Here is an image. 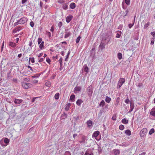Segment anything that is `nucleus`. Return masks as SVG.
I'll use <instances>...</instances> for the list:
<instances>
[{"label": "nucleus", "instance_id": "1", "mask_svg": "<svg viewBox=\"0 0 155 155\" xmlns=\"http://www.w3.org/2000/svg\"><path fill=\"white\" fill-rule=\"evenodd\" d=\"M93 87L91 85L88 86L86 89V93L87 94L89 97L91 98L93 93Z\"/></svg>", "mask_w": 155, "mask_h": 155}, {"label": "nucleus", "instance_id": "2", "mask_svg": "<svg viewBox=\"0 0 155 155\" xmlns=\"http://www.w3.org/2000/svg\"><path fill=\"white\" fill-rule=\"evenodd\" d=\"M125 81V80L124 78H120L119 81L117 86V88L119 89Z\"/></svg>", "mask_w": 155, "mask_h": 155}, {"label": "nucleus", "instance_id": "3", "mask_svg": "<svg viewBox=\"0 0 155 155\" xmlns=\"http://www.w3.org/2000/svg\"><path fill=\"white\" fill-rule=\"evenodd\" d=\"M111 39V37L110 36L108 35H106L103 37L102 41L105 42V43L107 44L110 41Z\"/></svg>", "mask_w": 155, "mask_h": 155}, {"label": "nucleus", "instance_id": "4", "mask_svg": "<svg viewBox=\"0 0 155 155\" xmlns=\"http://www.w3.org/2000/svg\"><path fill=\"white\" fill-rule=\"evenodd\" d=\"M22 87L25 89L30 88L32 86V85L30 83H26L24 82L22 83Z\"/></svg>", "mask_w": 155, "mask_h": 155}, {"label": "nucleus", "instance_id": "5", "mask_svg": "<svg viewBox=\"0 0 155 155\" xmlns=\"http://www.w3.org/2000/svg\"><path fill=\"white\" fill-rule=\"evenodd\" d=\"M27 21L28 19L27 18L23 17L18 20V22L19 23V24H23L26 22Z\"/></svg>", "mask_w": 155, "mask_h": 155}, {"label": "nucleus", "instance_id": "6", "mask_svg": "<svg viewBox=\"0 0 155 155\" xmlns=\"http://www.w3.org/2000/svg\"><path fill=\"white\" fill-rule=\"evenodd\" d=\"M147 132V129L146 128H143L142 129L140 133V136L141 137H144L146 134Z\"/></svg>", "mask_w": 155, "mask_h": 155}, {"label": "nucleus", "instance_id": "7", "mask_svg": "<svg viewBox=\"0 0 155 155\" xmlns=\"http://www.w3.org/2000/svg\"><path fill=\"white\" fill-rule=\"evenodd\" d=\"M23 102V100L22 99H15L14 100V102L16 105H18Z\"/></svg>", "mask_w": 155, "mask_h": 155}, {"label": "nucleus", "instance_id": "8", "mask_svg": "<svg viewBox=\"0 0 155 155\" xmlns=\"http://www.w3.org/2000/svg\"><path fill=\"white\" fill-rule=\"evenodd\" d=\"M65 35L64 37L65 38H67L68 37H69L71 35V33L68 31V29H65Z\"/></svg>", "mask_w": 155, "mask_h": 155}, {"label": "nucleus", "instance_id": "9", "mask_svg": "<svg viewBox=\"0 0 155 155\" xmlns=\"http://www.w3.org/2000/svg\"><path fill=\"white\" fill-rule=\"evenodd\" d=\"M81 89V87L77 86L74 88V92L75 94H76L78 92L80 91Z\"/></svg>", "mask_w": 155, "mask_h": 155}, {"label": "nucleus", "instance_id": "10", "mask_svg": "<svg viewBox=\"0 0 155 155\" xmlns=\"http://www.w3.org/2000/svg\"><path fill=\"white\" fill-rule=\"evenodd\" d=\"M106 44H107L105 43L102 40L99 47L100 48L101 50L104 49L105 48V46Z\"/></svg>", "mask_w": 155, "mask_h": 155}, {"label": "nucleus", "instance_id": "11", "mask_svg": "<svg viewBox=\"0 0 155 155\" xmlns=\"http://www.w3.org/2000/svg\"><path fill=\"white\" fill-rule=\"evenodd\" d=\"M100 134V132L99 131L97 130L95 131L93 134L92 137H94L97 140L96 137H97Z\"/></svg>", "mask_w": 155, "mask_h": 155}, {"label": "nucleus", "instance_id": "12", "mask_svg": "<svg viewBox=\"0 0 155 155\" xmlns=\"http://www.w3.org/2000/svg\"><path fill=\"white\" fill-rule=\"evenodd\" d=\"M87 127L89 128H91L93 124L92 121L90 120L87 121Z\"/></svg>", "mask_w": 155, "mask_h": 155}, {"label": "nucleus", "instance_id": "13", "mask_svg": "<svg viewBox=\"0 0 155 155\" xmlns=\"http://www.w3.org/2000/svg\"><path fill=\"white\" fill-rule=\"evenodd\" d=\"M86 137L84 136H83L81 138V140L79 141V143H81L85 144L86 142Z\"/></svg>", "mask_w": 155, "mask_h": 155}, {"label": "nucleus", "instance_id": "14", "mask_svg": "<svg viewBox=\"0 0 155 155\" xmlns=\"http://www.w3.org/2000/svg\"><path fill=\"white\" fill-rule=\"evenodd\" d=\"M72 18L73 16L71 15L68 16L66 18V22L68 23H69L72 19Z\"/></svg>", "mask_w": 155, "mask_h": 155}, {"label": "nucleus", "instance_id": "15", "mask_svg": "<svg viewBox=\"0 0 155 155\" xmlns=\"http://www.w3.org/2000/svg\"><path fill=\"white\" fill-rule=\"evenodd\" d=\"M113 152L115 155H119L120 152V150L117 149H114Z\"/></svg>", "mask_w": 155, "mask_h": 155}, {"label": "nucleus", "instance_id": "16", "mask_svg": "<svg viewBox=\"0 0 155 155\" xmlns=\"http://www.w3.org/2000/svg\"><path fill=\"white\" fill-rule=\"evenodd\" d=\"M150 114L155 117V107L151 110Z\"/></svg>", "mask_w": 155, "mask_h": 155}, {"label": "nucleus", "instance_id": "17", "mask_svg": "<svg viewBox=\"0 0 155 155\" xmlns=\"http://www.w3.org/2000/svg\"><path fill=\"white\" fill-rule=\"evenodd\" d=\"M34 44H33V43L32 41H31L29 42L28 45L30 47V48H28V49H27V51H28V50L29 49V50H30L32 49V47L33 46Z\"/></svg>", "mask_w": 155, "mask_h": 155}, {"label": "nucleus", "instance_id": "18", "mask_svg": "<svg viewBox=\"0 0 155 155\" xmlns=\"http://www.w3.org/2000/svg\"><path fill=\"white\" fill-rule=\"evenodd\" d=\"M120 98L119 97H117L116 98V102L114 104V105L116 107H117L119 104L120 101Z\"/></svg>", "mask_w": 155, "mask_h": 155}, {"label": "nucleus", "instance_id": "19", "mask_svg": "<svg viewBox=\"0 0 155 155\" xmlns=\"http://www.w3.org/2000/svg\"><path fill=\"white\" fill-rule=\"evenodd\" d=\"M9 45L12 48H15L16 47V44L12 42H10L9 43Z\"/></svg>", "mask_w": 155, "mask_h": 155}, {"label": "nucleus", "instance_id": "20", "mask_svg": "<svg viewBox=\"0 0 155 155\" xmlns=\"http://www.w3.org/2000/svg\"><path fill=\"white\" fill-rule=\"evenodd\" d=\"M44 42L42 41L41 42V43L39 45V47L41 50H42L44 48Z\"/></svg>", "mask_w": 155, "mask_h": 155}, {"label": "nucleus", "instance_id": "21", "mask_svg": "<svg viewBox=\"0 0 155 155\" xmlns=\"http://www.w3.org/2000/svg\"><path fill=\"white\" fill-rule=\"evenodd\" d=\"M121 122L123 124H127L128 123V120L125 118H124L122 120Z\"/></svg>", "mask_w": 155, "mask_h": 155}, {"label": "nucleus", "instance_id": "22", "mask_svg": "<svg viewBox=\"0 0 155 155\" xmlns=\"http://www.w3.org/2000/svg\"><path fill=\"white\" fill-rule=\"evenodd\" d=\"M75 96L74 94H72L71 95L70 97V100L72 102H74L75 100Z\"/></svg>", "mask_w": 155, "mask_h": 155}, {"label": "nucleus", "instance_id": "23", "mask_svg": "<svg viewBox=\"0 0 155 155\" xmlns=\"http://www.w3.org/2000/svg\"><path fill=\"white\" fill-rule=\"evenodd\" d=\"M111 98L107 96H106V98H105V101L107 103H110V101H111Z\"/></svg>", "mask_w": 155, "mask_h": 155}, {"label": "nucleus", "instance_id": "24", "mask_svg": "<svg viewBox=\"0 0 155 155\" xmlns=\"http://www.w3.org/2000/svg\"><path fill=\"white\" fill-rule=\"evenodd\" d=\"M70 7L72 9H74L76 7L75 4L74 2L71 3L70 5Z\"/></svg>", "mask_w": 155, "mask_h": 155}, {"label": "nucleus", "instance_id": "25", "mask_svg": "<svg viewBox=\"0 0 155 155\" xmlns=\"http://www.w3.org/2000/svg\"><path fill=\"white\" fill-rule=\"evenodd\" d=\"M134 108V104L132 103H130V110L129 111V112H131L133 110Z\"/></svg>", "mask_w": 155, "mask_h": 155}, {"label": "nucleus", "instance_id": "26", "mask_svg": "<svg viewBox=\"0 0 155 155\" xmlns=\"http://www.w3.org/2000/svg\"><path fill=\"white\" fill-rule=\"evenodd\" d=\"M83 102L82 100L81 99H78L76 102V104L77 105L80 106Z\"/></svg>", "mask_w": 155, "mask_h": 155}, {"label": "nucleus", "instance_id": "27", "mask_svg": "<svg viewBox=\"0 0 155 155\" xmlns=\"http://www.w3.org/2000/svg\"><path fill=\"white\" fill-rule=\"evenodd\" d=\"M125 133L126 135L129 136L131 135V132L129 130H125Z\"/></svg>", "mask_w": 155, "mask_h": 155}, {"label": "nucleus", "instance_id": "28", "mask_svg": "<svg viewBox=\"0 0 155 155\" xmlns=\"http://www.w3.org/2000/svg\"><path fill=\"white\" fill-rule=\"evenodd\" d=\"M118 32L119 33H117L116 35V37L117 38H119L121 36V32L120 31H118Z\"/></svg>", "mask_w": 155, "mask_h": 155}, {"label": "nucleus", "instance_id": "29", "mask_svg": "<svg viewBox=\"0 0 155 155\" xmlns=\"http://www.w3.org/2000/svg\"><path fill=\"white\" fill-rule=\"evenodd\" d=\"M9 142V140L7 138H5L4 140V142L6 144L5 146H7Z\"/></svg>", "mask_w": 155, "mask_h": 155}, {"label": "nucleus", "instance_id": "30", "mask_svg": "<svg viewBox=\"0 0 155 155\" xmlns=\"http://www.w3.org/2000/svg\"><path fill=\"white\" fill-rule=\"evenodd\" d=\"M84 70L85 72H87V73L88 71L89 70V68L87 66H84Z\"/></svg>", "mask_w": 155, "mask_h": 155}, {"label": "nucleus", "instance_id": "31", "mask_svg": "<svg viewBox=\"0 0 155 155\" xmlns=\"http://www.w3.org/2000/svg\"><path fill=\"white\" fill-rule=\"evenodd\" d=\"M105 104V102L104 100H102L101 101L100 103L99 104V106L100 107H103L104 106Z\"/></svg>", "mask_w": 155, "mask_h": 155}, {"label": "nucleus", "instance_id": "32", "mask_svg": "<svg viewBox=\"0 0 155 155\" xmlns=\"http://www.w3.org/2000/svg\"><path fill=\"white\" fill-rule=\"evenodd\" d=\"M51 84V83L50 81H47L45 83V86L48 87H50Z\"/></svg>", "mask_w": 155, "mask_h": 155}, {"label": "nucleus", "instance_id": "33", "mask_svg": "<svg viewBox=\"0 0 155 155\" xmlns=\"http://www.w3.org/2000/svg\"><path fill=\"white\" fill-rule=\"evenodd\" d=\"M124 1H125L126 4L127 5H129L130 3V0H124L123 2H122V4L124 3Z\"/></svg>", "mask_w": 155, "mask_h": 155}, {"label": "nucleus", "instance_id": "34", "mask_svg": "<svg viewBox=\"0 0 155 155\" xmlns=\"http://www.w3.org/2000/svg\"><path fill=\"white\" fill-rule=\"evenodd\" d=\"M31 61V62L32 63H34L35 62V59L34 58H29V62H30V61Z\"/></svg>", "mask_w": 155, "mask_h": 155}, {"label": "nucleus", "instance_id": "35", "mask_svg": "<svg viewBox=\"0 0 155 155\" xmlns=\"http://www.w3.org/2000/svg\"><path fill=\"white\" fill-rule=\"evenodd\" d=\"M117 56L119 59L120 60L122 58V54L119 53L117 54Z\"/></svg>", "mask_w": 155, "mask_h": 155}, {"label": "nucleus", "instance_id": "36", "mask_svg": "<svg viewBox=\"0 0 155 155\" xmlns=\"http://www.w3.org/2000/svg\"><path fill=\"white\" fill-rule=\"evenodd\" d=\"M59 94L58 93H57L55 94L54 95L55 98L56 100H58L59 99Z\"/></svg>", "mask_w": 155, "mask_h": 155}, {"label": "nucleus", "instance_id": "37", "mask_svg": "<svg viewBox=\"0 0 155 155\" xmlns=\"http://www.w3.org/2000/svg\"><path fill=\"white\" fill-rule=\"evenodd\" d=\"M154 132V129L153 128H152L150 130L149 134L150 135L152 134Z\"/></svg>", "mask_w": 155, "mask_h": 155}, {"label": "nucleus", "instance_id": "38", "mask_svg": "<svg viewBox=\"0 0 155 155\" xmlns=\"http://www.w3.org/2000/svg\"><path fill=\"white\" fill-rule=\"evenodd\" d=\"M135 16L134 17V20L133 23L132 24H130L128 25V27H129V28H131L132 27V26L134 25V22L135 21Z\"/></svg>", "mask_w": 155, "mask_h": 155}, {"label": "nucleus", "instance_id": "39", "mask_svg": "<svg viewBox=\"0 0 155 155\" xmlns=\"http://www.w3.org/2000/svg\"><path fill=\"white\" fill-rule=\"evenodd\" d=\"M62 61V58H60L58 60V61L60 63V67H62L63 65Z\"/></svg>", "mask_w": 155, "mask_h": 155}, {"label": "nucleus", "instance_id": "40", "mask_svg": "<svg viewBox=\"0 0 155 155\" xmlns=\"http://www.w3.org/2000/svg\"><path fill=\"white\" fill-rule=\"evenodd\" d=\"M150 22H148L147 23L145 24L144 26V28H146L147 27L149 26V25H150Z\"/></svg>", "mask_w": 155, "mask_h": 155}, {"label": "nucleus", "instance_id": "41", "mask_svg": "<svg viewBox=\"0 0 155 155\" xmlns=\"http://www.w3.org/2000/svg\"><path fill=\"white\" fill-rule=\"evenodd\" d=\"M16 30L18 31H20L22 29V27L21 26H18L16 28Z\"/></svg>", "mask_w": 155, "mask_h": 155}, {"label": "nucleus", "instance_id": "42", "mask_svg": "<svg viewBox=\"0 0 155 155\" xmlns=\"http://www.w3.org/2000/svg\"><path fill=\"white\" fill-rule=\"evenodd\" d=\"M119 129L120 130H123L124 129V126L123 125H120L119 126Z\"/></svg>", "mask_w": 155, "mask_h": 155}, {"label": "nucleus", "instance_id": "43", "mask_svg": "<svg viewBox=\"0 0 155 155\" xmlns=\"http://www.w3.org/2000/svg\"><path fill=\"white\" fill-rule=\"evenodd\" d=\"M42 39L41 38H38V45H39L42 42Z\"/></svg>", "mask_w": 155, "mask_h": 155}, {"label": "nucleus", "instance_id": "44", "mask_svg": "<svg viewBox=\"0 0 155 155\" xmlns=\"http://www.w3.org/2000/svg\"><path fill=\"white\" fill-rule=\"evenodd\" d=\"M81 39V37L80 36H79L76 39V43H78L80 41V40Z\"/></svg>", "mask_w": 155, "mask_h": 155}, {"label": "nucleus", "instance_id": "45", "mask_svg": "<svg viewBox=\"0 0 155 155\" xmlns=\"http://www.w3.org/2000/svg\"><path fill=\"white\" fill-rule=\"evenodd\" d=\"M40 75V74H37L33 76H32V78H38L39 77Z\"/></svg>", "mask_w": 155, "mask_h": 155}, {"label": "nucleus", "instance_id": "46", "mask_svg": "<svg viewBox=\"0 0 155 155\" xmlns=\"http://www.w3.org/2000/svg\"><path fill=\"white\" fill-rule=\"evenodd\" d=\"M150 34L153 36V38H152L155 39V32H152L150 33Z\"/></svg>", "mask_w": 155, "mask_h": 155}, {"label": "nucleus", "instance_id": "47", "mask_svg": "<svg viewBox=\"0 0 155 155\" xmlns=\"http://www.w3.org/2000/svg\"><path fill=\"white\" fill-rule=\"evenodd\" d=\"M84 155H93V154L91 152H90V153H89L87 151H86Z\"/></svg>", "mask_w": 155, "mask_h": 155}, {"label": "nucleus", "instance_id": "48", "mask_svg": "<svg viewBox=\"0 0 155 155\" xmlns=\"http://www.w3.org/2000/svg\"><path fill=\"white\" fill-rule=\"evenodd\" d=\"M70 51H69L68 53H67V55L66 56V57L65 58V61H67V59L68 58V57H69V56L70 54Z\"/></svg>", "mask_w": 155, "mask_h": 155}, {"label": "nucleus", "instance_id": "49", "mask_svg": "<svg viewBox=\"0 0 155 155\" xmlns=\"http://www.w3.org/2000/svg\"><path fill=\"white\" fill-rule=\"evenodd\" d=\"M155 39L151 38V43L150 45H153L154 44V39Z\"/></svg>", "mask_w": 155, "mask_h": 155}, {"label": "nucleus", "instance_id": "50", "mask_svg": "<svg viewBox=\"0 0 155 155\" xmlns=\"http://www.w3.org/2000/svg\"><path fill=\"white\" fill-rule=\"evenodd\" d=\"M64 155H71L70 152L68 151H66Z\"/></svg>", "mask_w": 155, "mask_h": 155}, {"label": "nucleus", "instance_id": "51", "mask_svg": "<svg viewBox=\"0 0 155 155\" xmlns=\"http://www.w3.org/2000/svg\"><path fill=\"white\" fill-rule=\"evenodd\" d=\"M46 61L49 64L51 62V60L49 58H47L46 59Z\"/></svg>", "mask_w": 155, "mask_h": 155}, {"label": "nucleus", "instance_id": "52", "mask_svg": "<svg viewBox=\"0 0 155 155\" xmlns=\"http://www.w3.org/2000/svg\"><path fill=\"white\" fill-rule=\"evenodd\" d=\"M94 48H92V49L91 50V52L92 53H91V56H93V59L94 58V53H92V51H93V50Z\"/></svg>", "mask_w": 155, "mask_h": 155}, {"label": "nucleus", "instance_id": "53", "mask_svg": "<svg viewBox=\"0 0 155 155\" xmlns=\"http://www.w3.org/2000/svg\"><path fill=\"white\" fill-rule=\"evenodd\" d=\"M30 25L32 27H33L34 26V23L33 21H31L30 23Z\"/></svg>", "mask_w": 155, "mask_h": 155}, {"label": "nucleus", "instance_id": "54", "mask_svg": "<svg viewBox=\"0 0 155 155\" xmlns=\"http://www.w3.org/2000/svg\"><path fill=\"white\" fill-rule=\"evenodd\" d=\"M125 103H126L128 104L129 102H130V100H129L127 98V99H126V100H125V101H124Z\"/></svg>", "mask_w": 155, "mask_h": 155}, {"label": "nucleus", "instance_id": "55", "mask_svg": "<svg viewBox=\"0 0 155 155\" xmlns=\"http://www.w3.org/2000/svg\"><path fill=\"white\" fill-rule=\"evenodd\" d=\"M63 8L64 9L66 10L68 8V5H63Z\"/></svg>", "mask_w": 155, "mask_h": 155}, {"label": "nucleus", "instance_id": "56", "mask_svg": "<svg viewBox=\"0 0 155 155\" xmlns=\"http://www.w3.org/2000/svg\"><path fill=\"white\" fill-rule=\"evenodd\" d=\"M44 60V59L43 58H41L38 61V62H42Z\"/></svg>", "mask_w": 155, "mask_h": 155}, {"label": "nucleus", "instance_id": "57", "mask_svg": "<svg viewBox=\"0 0 155 155\" xmlns=\"http://www.w3.org/2000/svg\"><path fill=\"white\" fill-rule=\"evenodd\" d=\"M62 23L61 22H60L58 24V26L60 28L61 27L62 25Z\"/></svg>", "mask_w": 155, "mask_h": 155}, {"label": "nucleus", "instance_id": "58", "mask_svg": "<svg viewBox=\"0 0 155 155\" xmlns=\"http://www.w3.org/2000/svg\"><path fill=\"white\" fill-rule=\"evenodd\" d=\"M19 24V23L18 22V20L17 21V22H15L14 24V26L17 25H18Z\"/></svg>", "mask_w": 155, "mask_h": 155}, {"label": "nucleus", "instance_id": "59", "mask_svg": "<svg viewBox=\"0 0 155 155\" xmlns=\"http://www.w3.org/2000/svg\"><path fill=\"white\" fill-rule=\"evenodd\" d=\"M142 86V84L140 83H138V84L137 85V87H141Z\"/></svg>", "mask_w": 155, "mask_h": 155}, {"label": "nucleus", "instance_id": "60", "mask_svg": "<svg viewBox=\"0 0 155 155\" xmlns=\"http://www.w3.org/2000/svg\"><path fill=\"white\" fill-rule=\"evenodd\" d=\"M116 119V116H113L112 117V119L114 120H115Z\"/></svg>", "mask_w": 155, "mask_h": 155}, {"label": "nucleus", "instance_id": "61", "mask_svg": "<svg viewBox=\"0 0 155 155\" xmlns=\"http://www.w3.org/2000/svg\"><path fill=\"white\" fill-rule=\"evenodd\" d=\"M47 34L48 35L49 37L50 38L51 37V33L49 32L48 31L47 32Z\"/></svg>", "mask_w": 155, "mask_h": 155}, {"label": "nucleus", "instance_id": "62", "mask_svg": "<svg viewBox=\"0 0 155 155\" xmlns=\"http://www.w3.org/2000/svg\"><path fill=\"white\" fill-rule=\"evenodd\" d=\"M38 97H34L31 100L32 102H33L35 101V99L38 98Z\"/></svg>", "mask_w": 155, "mask_h": 155}, {"label": "nucleus", "instance_id": "63", "mask_svg": "<svg viewBox=\"0 0 155 155\" xmlns=\"http://www.w3.org/2000/svg\"><path fill=\"white\" fill-rule=\"evenodd\" d=\"M18 31H17V30H16V28H15V29H14L13 30V32L14 33H16Z\"/></svg>", "mask_w": 155, "mask_h": 155}, {"label": "nucleus", "instance_id": "64", "mask_svg": "<svg viewBox=\"0 0 155 155\" xmlns=\"http://www.w3.org/2000/svg\"><path fill=\"white\" fill-rule=\"evenodd\" d=\"M65 109V110L67 111L68 110H69V107L66 106Z\"/></svg>", "mask_w": 155, "mask_h": 155}]
</instances>
